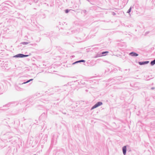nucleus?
<instances>
[{
    "label": "nucleus",
    "instance_id": "1",
    "mask_svg": "<svg viewBox=\"0 0 155 155\" xmlns=\"http://www.w3.org/2000/svg\"><path fill=\"white\" fill-rule=\"evenodd\" d=\"M102 104V103L101 102H99L97 104H95L92 108L91 109H93L95 108H96L99 106L101 105Z\"/></svg>",
    "mask_w": 155,
    "mask_h": 155
},
{
    "label": "nucleus",
    "instance_id": "2",
    "mask_svg": "<svg viewBox=\"0 0 155 155\" xmlns=\"http://www.w3.org/2000/svg\"><path fill=\"white\" fill-rule=\"evenodd\" d=\"M23 54H17L14 56V57L17 58H23Z\"/></svg>",
    "mask_w": 155,
    "mask_h": 155
},
{
    "label": "nucleus",
    "instance_id": "3",
    "mask_svg": "<svg viewBox=\"0 0 155 155\" xmlns=\"http://www.w3.org/2000/svg\"><path fill=\"white\" fill-rule=\"evenodd\" d=\"M127 148L126 146L124 147L123 148V154L125 155L126 153Z\"/></svg>",
    "mask_w": 155,
    "mask_h": 155
},
{
    "label": "nucleus",
    "instance_id": "4",
    "mask_svg": "<svg viewBox=\"0 0 155 155\" xmlns=\"http://www.w3.org/2000/svg\"><path fill=\"white\" fill-rule=\"evenodd\" d=\"M130 54L132 56H137L138 55V54H136L135 53L132 52H131L130 53Z\"/></svg>",
    "mask_w": 155,
    "mask_h": 155
},
{
    "label": "nucleus",
    "instance_id": "5",
    "mask_svg": "<svg viewBox=\"0 0 155 155\" xmlns=\"http://www.w3.org/2000/svg\"><path fill=\"white\" fill-rule=\"evenodd\" d=\"M108 52H109L108 51H106L102 52V54H103L102 56H104L106 55L107 54H105L108 53Z\"/></svg>",
    "mask_w": 155,
    "mask_h": 155
},
{
    "label": "nucleus",
    "instance_id": "6",
    "mask_svg": "<svg viewBox=\"0 0 155 155\" xmlns=\"http://www.w3.org/2000/svg\"><path fill=\"white\" fill-rule=\"evenodd\" d=\"M29 43V42H23L21 43V44L23 45H26L28 44Z\"/></svg>",
    "mask_w": 155,
    "mask_h": 155
},
{
    "label": "nucleus",
    "instance_id": "7",
    "mask_svg": "<svg viewBox=\"0 0 155 155\" xmlns=\"http://www.w3.org/2000/svg\"><path fill=\"white\" fill-rule=\"evenodd\" d=\"M155 64V60L151 62V64L152 65H153Z\"/></svg>",
    "mask_w": 155,
    "mask_h": 155
},
{
    "label": "nucleus",
    "instance_id": "8",
    "mask_svg": "<svg viewBox=\"0 0 155 155\" xmlns=\"http://www.w3.org/2000/svg\"><path fill=\"white\" fill-rule=\"evenodd\" d=\"M30 82V81L29 80H27V81H26V82H24L22 84H26V83H28V82Z\"/></svg>",
    "mask_w": 155,
    "mask_h": 155
},
{
    "label": "nucleus",
    "instance_id": "9",
    "mask_svg": "<svg viewBox=\"0 0 155 155\" xmlns=\"http://www.w3.org/2000/svg\"><path fill=\"white\" fill-rule=\"evenodd\" d=\"M84 61H85L84 60H80V61H76V62L74 63V64H75L76 63H78V62H84Z\"/></svg>",
    "mask_w": 155,
    "mask_h": 155
},
{
    "label": "nucleus",
    "instance_id": "10",
    "mask_svg": "<svg viewBox=\"0 0 155 155\" xmlns=\"http://www.w3.org/2000/svg\"><path fill=\"white\" fill-rule=\"evenodd\" d=\"M28 55H25V54H23V58H25V57H27L28 56Z\"/></svg>",
    "mask_w": 155,
    "mask_h": 155
},
{
    "label": "nucleus",
    "instance_id": "11",
    "mask_svg": "<svg viewBox=\"0 0 155 155\" xmlns=\"http://www.w3.org/2000/svg\"><path fill=\"white\" fill-rule=\"evenodd\" d=\"M131 8L130 7V8L128 10V12L129 13L130 12V11H131Z\"/></svg>",
    "mask_w": 155,
    "mask_h": 155
},
{
    "label": "nucleus",
    "instance_id": "12",
    "mask_svg": "<svg viewBox=\"0 0 155 155\" xmlns=\"http://www.w3.org/2000/svg\"><path fill=\"white\" fill-rule=\"evenodd\" d=\"M139 64H140V65H142V64H144V62H142V63H141V62H139Z\"/></svg>",
    "mask_w": 155,
    "mask_h": 155
},
{
    "label": "nucleus",
    "instance_id": "13",
    "mask_svg": "<svg viewBox=\"0 0 155 155\" xmlns=\"http://www.w3.org/2000/svg\"><path fill=\"white\" fill-rule=\"evenodd\" d=\"M69 12V10H65V12L66 13H68Z\"/></svg>",
    "mask_w": 155,
    "mask_h": 155
},
{
    "label": "nucleus",
    "instance_id": "14",
    "mask_svg": "<svg viewBox=\"0 0 155 155\" xmlns=\"http://www.w3.org/2000/svg\"><path fill=\"white\" fill-rule=\"evenodd\" d=\"M144 62V63L145 64L147 63L148 62V61H145V62Z\"/></svg>",
    "mask_w": 155,
    "mask_h": 155
},
{
    "label": "nucleus",
    "instance_id": "15",
    "mask_svg": "<svg viewBox=\"0 0 155 155\" xmlns=\"http://www.w3.org/2000/svg\"><path fill=\"white\" fill-rule=\"evenodd\" d=\"M33 80V79H29V80H30V81H32Z\"/></svg>",
    "mask_w": 155,
    "mask_h": 155
},
{
    "label": "nucleus",
    "instance_id": "16",
    "mask_svg": "<svg viewBox=\"0 0 155 155\" xmlns=\"http://www.w3.org/2000/svg\"><path fill=\"white\" fill-rule=\"evenodd\" d=\"M37 2H37H37H35V3H36V2L37 3Z\"/></svg>",
    "mask_w": 155,
    "mask_h": 155
},
{
    "label": "nucleus",
    "instance_id": "17",
    "mask_svg": "<svg viewBox=\"0 0 155 155\" xmlns=\"http://www.w3.org/2000/svg\"><path fill=\"white\" fill-rule=\"evenodd\" d=\"M11 104V103H9V104Z\"/></svg>",
    "mask_w": 155,
    "mask_h": 155
},
{
    "label": "nucleus",
    "instance_id": "18",
    "mask_svg": "<svg viewBox=\"0 0 155 155\" xmlns=\"http://www.w3.org/2000/svg\"><path fill=\"white\" fill-rule=\"evenodd\" d=\"M23 118H24V117H23ZM24 120H25V119H24Z\"/></svg>",
    "mask_w": 155,
    "mask_h": 155
},
{
    "label": "nucleus",
    "instance_id": "19",
    "mask_svg": "<svg viewBox=\"0 0 155 155\" xmlns=\"http://www.w3.org/2000/svg\"><path fill=\"white\" fill-rule=\"evenodd\" d=\"M34 155H36V154H34Z\"/></svg>",
    "mask_w": 155,
    "mask_h": 155
}]
</instances>
